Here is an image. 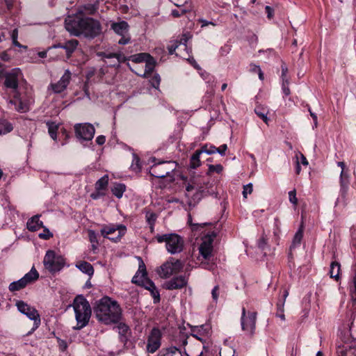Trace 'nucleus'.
Listing matches in <instances>:
<instances>
[{"mask_svg": "<svg viewBox=\"0 0 356 356\" xmlns=\"http://www.w3.org/2000/svg\"><path fill=\"white\" fill-rule=\"evenodd\" d=\"M65 27L70 35L93 39L102 33L100 22L92 17L69 16L65 20Z\"/></svg>", "mask_w": 356, "mask_h": 356, "instance_id": "nucleus-1", "label": "nucleus"}, {"mask_svg": "<svg viewBox=\"0 0 356 356\" xmlns=\"http://www.w3.org/2000/svg\"><path fill=\"white\" fill-rule=\"evenodd\" d=\"M94 313L98 321L105 325L118 323L122 316L120 305L108 296L97 302L94 307Z\"/></svg>", "mask_w": 356, "mask_h": 356, "instance_id": "nucleus-2", "label": "nucleus"}, {"mask_svg": "<svg viewBox=\"0 0 356 356\" xmlns=\"http://www.w3.org/2000/svg\"><path fill=\"white\" fill-rule=\"evenodd\" d=\"M3 69L0 65V76L3 75L5 77L4 86L6 88L11 89L14 92V99H10L8 104L14 106L15 109L17 111L24 113L29 109V103L22 102L19 98V94L17 92L19 80L22 77V72L19 68H15L10 72L3 74Z\"/></svg>", "mask_w": 356, "mask_h": 356, "instance_id": "nucleus-3", "label": "nucleus"}, {"mask_svg": "<svg viewBox=\"0 0 356 356\" xmlns=\"http://www.w3.org/2000/svg\"><path fill=\"white\" fill-rule=\"evenodd\" d=\"M76 326L75 330H81L86 327L91 316V307L88 301L83 296H76L73 302Z\"/></svg>", "mask_w": 356, "mask_h": 356, "instance_id": "nucleus-4", "label": "nucleus"}, {"mask_svg": "<svg viewBox=\"0 0 356 356\" xmlns=\"http://www.w3.org/2000/svg\"><path fill=\"white\" fill-rule=\"evenodd\" d=\"M140 259H141L140 258ZM139 265L136 274L132 278V282L142 286L145 289L150 291L154 298V302L157 303L160 301V293L154 283L147 277L145 265L142 260Z\"/></svg>", "mask_w": 356, "mask_h": 356, "instance_id": "nucleus-5", "label": "nucleus"}, {"mask_svg": "<svg viewBox=\"0 0 356 356\" xmlns=\"http://www.w3.org/2000/svg\"><path fill=\"white\" fill-rule=\"evenodd\" d=\"M159 243H165L166 250L171 254L180 253L184 249V239L177 234H165L156 236Z\"/></svg>", "mask_w": 356, "mask_h": 356, "instance_id": "nucleus-6", "label": "nucleus"}, {"mask_svg": "<svg viewBox=\"0 0 356 356\" xmlns=\"http://www.w3.org/2000/svg\"><path fill=\"white\" fill-rule=\"evenodd\" d=\"M43 264L47 270L51 273L59 272L65 266V260L63 257L56 254L54 250H47L44 259Z\"/></svg>", "mask_w": 356, "mask_h": 356, "instance_id": "nucleus-7", "label": "nucleus"}, {"mask_svg": "<svg viewBox=\"0 0 356 356\" xmlns=\"http://www.w3.org/2000/svg\"><path fill=\"white\" fill-rule=\"evenodd\" d=\"M16 306L19 312L26 315L30 320L33 321L32 330L28 333V334H30L40 326L41 323L40 316L35 307L30 306L22 300L17 301Z\"/></svg>", "mask_w": 356, "mask_h": 356, "instance_id": "nucleus-8", "label": "nucleus"}, {"mask_svg": "<svg viewBox=\"0 0 356 356\" xmlns=\"http://www.w3.org/2000/svg\"><path fill=\"white\" fill-rule=\"evenodd\" d=\"M176 168L177 164L174 161H159L151 166L149 173L156 178H164L170 176Z\"/></svg>", "mask_w": 356, "mask_h": 356, "instance_id": "nucleus-9", "label": "nucleus"}, {"mask_svg": "<svg viewBox=\"0 0 356 356\" xmlns=\"http://www.w3.org/2000/svg\"><path fill=\"white\" fill-rule=\"evenodd\" d=\"M183 268V264L179 259L170 257L157 270V273L161 278H168L173 274L179 273Z\"/></svg>", "mask_w": 356, "mask_h": 356, "instance_id": "nucleus-10", "label": "nucleus"}, {"mask_svg": "<svg viewBox=\"0 0 356 356\" xmlns=\"http://www.w3.org/2000/svg\"><path fill=\"white\" fill-rule=\"evenodd\" d=\"M338 166L341 167V171L340 174V191L339 195L337 197L335 205H343L345 206L346 204V195L348 189L349 180L348 175L345 172V163L343 162H338Z\"/></svg>", "mask_w": 356, "mask_h": 356, "instance_id": "nucleus-11", "label": "nucleus"}, {"mask_svg": "<svg viewBox=\"0 0 356 356\" xmlns=\"http://www.w3.org/2000/svg\"><path fill=\"white\" fill-rule=\"evenodd\" d=\"M39 277V273L34 267L25 274V275L17 281L13 282L9 285L10 291H16L25 288L28 284L37 280Z\"/></svg>", "mask_w": 356, "mask_h": 356, "instance_id": "nucleus-12", "label": "nucleus"}, {"mask_svg": "<svg viewBox=\"0 0 356 356\" xmlns=\"http://www.w3.org/2000/svg\"><path fill=\"white\" fill-rule=\"evenodd\" d=\"M162 337V332L158 327H153L147 336L146 351L151 354L156 353L161 346Z\"/></svg>", "mask_w": 356, "mask_h": 356, "instance_id": "nucleus-13", "label": "nucleus"}, {"mask_svg": "<svg viewBox=\"0 0 356 356\" xmlns=\"http://www.w3.org/2000/svg\"><path fill=\"white\" fill-rule=\"evenodd\" d=\"M126 227L122 225H105L101 229V234L104 238L116 241L125 234Z\"/></svg>", "mask_w": 356, "mask_h": 356, "instance_id": "nucleus-14", "label": "nucleus"}, {"mask_svg": "<svg viewBox=\"0 0 356 356\" xmlns=\"http://www.w3.org/2000/svg\"><path fill=\"white\" fill-rule=\"evenodd\" d=\"M256 312H248L246 314V311L244 307L242 309L241 316V327L242 330L247 332L250 336H253L256 328Z\"/></svg>", "mask_w": 356, "mask_h": 356, "instance_id": "nucleus-15", "label": "nucleus"}, {"mask_svg": "<svg viewBox=\"0 0 356 356\" xmlns=\"http://www.w3.org/2000/svg\"><path fill=\"white\" fill-rule=\"evenodd\" d=\"M76 136L82 140H91L95 135V129L92 124L89 123L78 124L74 127Z\"/></svg>", "mask_w": 356, "mask_h": 356, "instance_id": "nucleus-16", "label": "nucleus"}, {"mask_svg": "<svg viewBox=\"0 0 356 356\" xmlns=\"http://www.w3.org/2000/svg\"><path fill=\"white\" fill-rule=\"evenodd\" d=\"M186 42L187 38L186 35H183V38L181 39L180 42L175 41L168 46L169 54H173L175 53L176 49H178L180 53H176L177 56L185 57V56L188 55L189 52L188 50Z\"/></svg>", "mask_w": 356, "mask_h": 356, "instance_id": "nucleus-17", "label": "nucleus"}, {"mask_svg": "<svg viewBox=\"0 0 356 356\" xmlns=\"http://www.w3.org/2000/svg\"><path fill=\"white\" fill-rule=\"evenodd\" d=\"M72 73L69 70H66L60 80L50 85V88L55 93H60L64 91L69 85L71 80Z\"/></svg>", "mask_w": 356, "mask_h": 356, "instance_id": "nucleus-18", "label": "nucleus"}, {"mask_svg": "<svg viewBox=\"0 0 356 356\" xmlns=\"http://www.w3.org/2000/svg\"><path fill=\"white\" fill-rule=\"evenodd\" d=\"M188 284V278L184 275L176 276L164 284L165 289L168 290L181 289Z\"/></svg>", "mask_w": 356, "mask_h": 356, "instance_id": "nucleus-19", "label": "nucleus"}, {"mask_svg": "<svg viewBox=\"0 0 356 356\" xmlns=\"http://www.w3.org/2000/svg\"><path fill=\"white\" fill-rule=\"evenodd\" d=\"M213 239L211 237H206L199 248L201 256L205 259H209L213 252Z\"/></svg>", "mask_w": 356, "mask_h": 356, "instance_id": "nucleus-20", "label": "nucleus"}, {"mask_svg": "<svg viewBox=\"0 0 356 356\" xmlns=\"http://www.w3.org/2000/svg\"><path fill=\"white\" fill-rule=\"evenodd\" d=\"M40 215H35L29 218L26 222V227L31 232H35L44 227L43 222L40 220Z\"/></svg>", "mask_w": 356, "mask_h": 356, "instance_id": "nucleus-21", "label": "nucleus"}, {"mask_svg": "<svg viewBox=\"0 0 356 356\" xmlns=\"http://www.w3.org/2000/svg\"><path fill=\"white\" fill-rule=\"evenodd\" d=\"M129 28V26L125 21L114 22L111 24V29L119 35H124V34L128 33Z\"/></svg>", "mask_w": 356, "mask_h": 356, "instance_id": "nucleus-22", "label": "nucleus"}, {"mask_svg": "<svg viewBox=\"0 0 356 356\" xmlns=\"http://www.w3.org/2000/svg\"><path fill=\"white\" fill-rule=\"evenodd\" d=\"M289 296V291L284 289L283 291V299H280L277 303V314L276 316L280 318L282 321L285 320V316L284 314V306L286 298Z\"/></svg>", "mask_w": 356, "mask_h": 356, "instance_id": "nucleus-23", "label": "nucleus"}, {"mask_svg": "<svg viewBox=\"0 0 356 356\" xmlns=\"http://www.w3.org/2000/svg\"><path fill=\"white\" fill-rule=\"evenodd\" d=\"M98 9V5L95 3H87L80 6L78 8L79 15H92Z\"/></svg>", "mask_w": 356, "mask_h": 356, "instance_id": "nucleus-24", "label": "nucleus"}, {"mask_svg": "<svg viewBox=\"0 0 356 356\" xmlns=\"http://www.w3.org/2000/svg\"><path fill=\"white\" fill-rule=\"evenodd\" d=\"M79 44L77 40L72 39L63 44V49L66 51L67 56L69 58L72 52L76 49Z\"/></svg>", "mask_w": 356, "mask_h": 356, "instance_id": "nucleus-25", "label": "nucleus"}, {"mask_svg": "<svg viewBox=\"0 0 356 356\" xmlns=\"http://www.w3.org/2000/svg\"><path fill=\"white\" fill-rule=\"evenodd\" d=\"M76 267L79 268L81 272L92 275L94 273V269L92 266L87 261H81L76 264Z\"/></svg>", "mask_w": 356, "mask_h": 356, "instance_id": "nucleus-26", "label": "nucleus"}, {"mask_svg": "<svg viewBox=\"0 0 356 356\" xmlns=\"http://www.w3.org/2000/svg\"><path fill=\"white\" fill-rule=\"evenodd\" d=\"M156 65V61L153 57L149 56L148 59L145 61V72L143 75V77L147 78L152 74Z\"/></svg>", "mask_w": 356, "mask_h": 356, "instance_id": "nucleus-27", "label": "nucleus"}, {"mask_svg": "<svg viewBox=\"0 0 356 356\" xmlns=\"http://www.w3.org/2000/svg\"><path fill=\"white\" fill-rule=\"evenodd\" d=\"M340 264L337 261H333L330 264V275L336 280L339 279Z\"/></svg>", "mask_w": 356, "mask_h": 356, "instance_id": "nucleus-28", "label": "nucleus"}, {"mask_svg": "<svg viewBox=\"0 0 356 356\" xmlns=\"http://www.w3.org/2000/svg\"><path fill=\"white\" fill-rule=\"evenodd\" d=\"M126 190V186L123 184H116L111 188V192L118 198H121Z\"/></svg>", "mask_w": 356, "mask_h": 356, "instance_id": "nucleus-29", "label": "nucleus"}, {"mask_svg": "<svg viewBox=\"0 0 356 356\" xmlns=\"http://www.w3.org/2000/svg\"><path fill=\"white\" fill-rule=\"evenodd\" d=\"M302 236H303V230H302V229L300 228L294 235V237H293V239L292 241V244L290 247L291 251L300 244Z\"/></svg>", "mask_w": 356, "mask_h": 356, "instance_id": "nucleus-30", "label": "nucleus"}, {"mask_svg": "<svg viewBox=\"0 0 356 356\" xmlns=\"http://www.w3.org/2000/svg\"><path fill=\"white\" fill-rule=\"evenodd\" d=\"M108 184V175H104L101 177L95 183V190L100 191L101 190H104L106 188Z\"/></svg>", "mask_w": 356, "mask_h": 356, "instance_id": "nucleus-31", "label": "nucleus"}, {"mask_svg": "<svg viewBox=\"0 0 356 356\" xmlns=\"http://www.w3.org/2000/svg\"><path fill=\"white\" fill-rule=\"evenodd\" d=\"M254 112L266 124H268L269 119L267 117L268 111L266 108L261 106H257Z\"/></svg>", "mask_w": 356, "mask_h": 356, "instance_id": "nucleus-32", "label": "nucleus"}, {"mask_svg": "<svg viewBox=\"0 0 356 356\" xmlns=\"http://www.w3.org/2000/svg\"><path fill=\"white\" fill-rule=\"evenodd\" d=\"M202 152L197 150L191 158V168H196L200 165V156Z\"/></svg>", "mask_w": 356, "mask_h": 356, "instance_id": "nucleus-33", "label": "nucleus"}, {"mask_svg": "<svg viewBox=\"0 0 356 356\" xmlns=\"http://www.w3.org/2000/svg\"><path fill=\"white\" fill-rule=\"evenodd\" d=\"M47 124L48 126V131H49V134L51 138L53 140H56L57 138L56 132L58 130V125L54 122H48L47 123Z\"/></svg>", "mask_w": 356, "mask_h": 356, "instance_id": "nucleus-34", "label": "nucleus"}, {"mask_svg": "<svg viewBox=\"0 0 356 356\" xmlns=\"http://www.w3.org/2000/svg\"><path fill=\"white\" fill-rule=\"evenodd\" d=\"M204 325H201L200 327L198 326H192L191 328V336L195 337V339L202 341V339L201 337L202 335V331L203 330Z\"/></svg>", "mask_w": 356, "mask_h": 356, "instance_id": "nucleus-35", "label": "nucleus"}, {"mask_svg": "<svg viewBox=\"0 0 356 356\" xmlns=\"http://www.w3.org/2000/svg\"><path fill=\"white\" fill-rule=\"evenodd\" d=\"M235 350L229 346L225 345L220 350V356H234Z\"/></svg>", "mask_w": 356, "mask_h": 356, "instance_id": "nucleus-36", "label": "nucleus"}, {"mask_svg": "<svg viewBox=\"0 0 356 356\" xmlns=\"http://www.w3.org/2000/svg\"><path fill=\"white\" fill-rule=\"evenodd\" d=\"M13 130V126L8 122H4L2 125H0V135L6 134Z\"/></svg>", "mask_w": 356, "mask_h": 356, "instance_id": "nucleus-37", "label": "nucleus"}, {"mask_svg": "<svg viewBox=\"0 0 356 356\" xmlns=\"http://www.w3.org/2000/svg\"><path fill=\"white\" fill-rule=\"evenodd\" d=\"M149 56V54L145 53L138 54L134 56V59L132 60L136 63L145 62Z\"/></svg>", "mask_w": 356, "mask_h": 356, "instance_id": "nucleus-38", "label": "nucleus"}, {"mask_svg": "<svg viewBox=\"0 0 356 356\" xmlns=\"http://www.w3.org/2000/svg\"><path fill=\"white\" fill-rule=\"evenodd\" d=\"M117 329L118 330V333L121 336H126L127 333L129 330V327L125 323H120L118 325Z\"/></svg>", "mask_w": 356, "mask_h": 356, "instance_id": "nucleus-39", "label": "nucleus"}, {"mask_svg": "<svg viewBox=\"0 0 356 356\" xmlns=\"http://www.w3.org/2000/svg\"><path fill=\"white\" fill-rule=\"evenodd\" d=\"M146 220L149 225H154L157 216L153 212H147L145 215Z\"/></svg>", "mask_w": 356, "mask_h": 356, "instance_id": "nucleus-40", "label": "nucleus"}, {"mask_svg": "<svg viewBox=\"0 0 356 356\" xmlns=\"http://www.w3.org/2000/svg\"><path fill=\"white\" fill-rule=\"evenodd\" d=\"M149 82L152 85V86L156 89H158L159 88L160 82H161V77L159 74H155L153 77L151 78L149 80Z\"/></svg>", "mask_w": 356, "mask_h": 356, "instance_id": "nucleus-41", "label": "nucleus"}, {"mask_svg": "<svg viewBox=\"0 0 356 356\" xmlns=\"http://www.w3.org/2000/svg\"><path fill=\"white\" fill-rule=\"evenodd\" d=\"M200 150L202 153L204 152L207 154H212L216 153L218 151L217 147L213 145H210L209 147L204 145Z\"/></svg>", "mask_w": 356, "mask_h": 356, "instance_id": "nucleus-42", "label": "nucleus"}, {"mask_svg": "<svg viewBox=\"0 0 356 356\" xmlns=\"http://www.w3.org/2000/svg\"><path fill=\"white\" fill-rule=\"evenodd\" d=\"M289 79L284 78V81H282V88L283 93L286 96L289 95L291 93L290 89L289 88Z\"/></svg>", "mask_w": 356, "mask_h": 356, "instance_id": "nucleus-43", "label": "nucleus"}, {"mask_svg": "<svg viewBox=\"0 0 356 356\" xmlns=\"http://www.w3.org/2000/svg\"><path fill=\"white\" fill-rule=\"evenodd\" d=\"M139 162H140L139 158L136 155L134 154L133 162L131 165V168L133 170L139 171L140 170V166Z\"/></svg>", "mask_w": 356, "mask_h": 356, "instance_id": "nucleus-44", "label": "nucleus"}, {"mask_svg": "<svg viewBox=\"0 0 356 356\" xmlns=\"http://www.w3.org/2000/svg\"><path fill=\"white\" fill-rule=\"evenodd\" d=\"M53 236L52 233L50 232V231L46 228L44 227V230L42 233L39 234V237L42 239L48 240L50 238Z\"/></svg>", "mask_w": 356, "mask_h": 356, "instance_id": "nucleus-45", "label": "nucleus"}, {"mask_svg": "<svg viewBox=\"0 0 356 356\" xmlns=\"http://www.w3.org/2000/svg\"><path fill=\"white\" fill-rule=\"evenodd\" d=\"M223 170L222 166L220 164L218 165H209V172H216L217 173H220Z\"/></svg>", "mask_w": 356, "mask_h": 356, "instance_id": "nucleus-46", "label": "nucleus"}, {"mask_svg": "<svg viewBox=\"0 0 356 356\" xmlns=\"http://www.w3.org/2000/svg\"><path fill=\"white\" fill-rule=\"evenodd\" d=\"M252 192V184L251 183L248 184L243 186V195L245 198L247 197L248 194H251Z\"/></svg>", "mask_w": 356, "mask_h": 356, "instance_id": "nucleus-47", "label": "nucleus"}, {"mask_svg": "<svg viewBox=\"0 0 356 356\" xmlns=\"http://www.w3.org/2000/svg\"><path fill=\"white\" fill-rule=\"evenodd\" d=\"M120 36H121V38L119 40L118 44L124 45V44H127L130 42L131 37H130L129 33L127 34H124V35H120Z\"/></svg>", "mask_w": 356, "mask_h": 356, "instance_id": "nucleus-48", "label": "nucleus"}, {"mask_svg": "<svg viewBox=\"0 0 356 356\" xmlns=\"http://www.w3.org/2000/svg\"><path fill=\"white\" fill-rule=\"evenodd\" d=\"M289 201L293 204L296 205L298 203V199L296 197V191L293 190L289 192Z\"/></svg>", "mask_w": 356, "mask_h": 356, "instance_id": "nucleus-49", "label": "nucleus"}, {"mask_svg": "<svg viewBox=\"0 0 356 356\" xmlns=\"http://www.w3.org/2000/svg\"><path fill=\"white\" fill-rule=\"evenodd\" d=\"M88 236H89L90 241L92 243H97V234L95 231L89 230Z\"/></svg>", "mask_w": 356, "mask_h": 356, "instance_id": "nucleus-50", "label": "nucleus"}, {"mask_svg": "<svg viewBox=\"0 0 356 356\" xmlns=\"http://www.w3.org/2000/svg\"><path fill=\"white\" fill-rule=\"evenodd\" d=\"M165 351L168 353V355L170 356H172L173 355H175L177 352H180L179 349H178L177 347L175 346H171V347H169V348H165Z\"/></svg>", "mask_w": 356, "mask_h": 356, "instance_id": "nucleus-51", "label": "nucleus"}, {"mask_svg": "<svg viewBox=\"0 0 356 356\" xmlns=\"http://www.w3.org/2000/svg\"><path fill=\"white\" fill-rule=\"evenodd\" d=\"M58 343L59 348L62 351H65L67 349V344L65 341L58 338Z\"/></svg>", "mask_w": 356, "mask_h": 356, "instance_id": "nucleus-52", "label": "nucleus"}, {"mask_svg": "<svg viewBox=\"0 0 356 356\" xmlns=\"http://www.w3.org/2000/svg\"><path fill=\"white\" fill-rule=\"evenodd\" d=\"M186 12H187V10L185 9H181V10H173L172 11V16H174L175 17H180L182 15L185 14Z\"/></svg>", "mask_w": 356, "mask_h": 356, "instance_id": "nucleus-53", "label": "nucleus"}, {"mask_svg": "<svg viewBox=\"0 0 356 356\" xmlns=\"http://www.w3.org/2000/svg\"><path fill=\"white\" fill-rule=\"evenodd\" d=\"M227 149V145L224 144V145H220L219 147H217V152L218 154H220V155L222 156H224L225 154V152Z\"/></svg>", "mask_w": 356, "mask_h": 356, "instance_id": "nucleus-54", "label": "nucleus"}, {"mask_svg": "<svg viewBox=\"0 0 356 356\" xmlns=\"http://www.w3.org/2000/svg\"><path fill=\"white\" fill-rule=\"evenodd\" d=\"M105 58H116L120 62L122 58V55L119 54H108L105 55Z\"/></svg>", "mask_w": 356, "mask_h": 356, "instance_id": "nucleus-55", "label": "nucleus"}, {"mask_svg": "<svg viewBox=\"0 0 356 356\" xmlns=\"http://www.w3.org/2000/svg\"><path fill=\"white\" fill-rule=\"evenodd\" d=\"M282 79L284 81V78H287L286 74L288 72V68L284 63H282Z\"/></svg>", "mask_w": 356, "mask_h": 356, "instance_id": "nucleus-56", "label": "nucleus"}, {"mask_svg": "<svg viewBox=\"0 0 356 356\" xmlns=\"http://www.w3.org/2000/svg\"><path fill=\"white\" fill-rule=\"evenodd\" d=\"M265 10L267 13L268 18L271 19L273 15V9L270 6H266Z\"/></svg>", "mask_w": 356, "mask_h": 356, "instance_id": "nucleus-57", "label": "nucleus"}, {"mask_svg": "<svg viewBox=\"0 0 356 356\" xmlns=\"http://www.w3.org/2000/svg\"><path fill=\"white\" fill-rule=\"evenodd\" d=\"M218 286H216L211 291L212 298L216 301L218 300Z\"/></svg>", "mask_w": 356, "mask_h": 356, "instance_id": "nucleus-58", "label": "nucleus"}, {"mask_svg": "<svg viewBox=\"0 0 356 356\" xmlns=\"http://www.w3.org/2000/svg\"><path fill=\"white\" fill-rule=\"evenodd\" d=\"M308 110H309L311 117L312 118V119L314 120V127H316L317 124H318L317 115L311 111L310 108H309Z\"/></svg>", "mask_w": 356, "mask_h": 356, "instance_id": "nucleus-59", "label": "nucleus"}, {"mask_svg": "<svg viewBox=\"0 0 356 356\" xmlns=\"http://www.w3.org/2000/svg\"><path fill=\"white\" fill-rule=\"evenodd\" d=\"M200 22L201 23V26L202 27H204V26H207L209 24H211L213 26H216V24H214L213 22H209L206 19H200Z\"/></svg>", "mask_w": 356, "mask_h": 356, "instance_id": "nucleus-60", "label": "nucleus"}, {"mask_svg": "<svg viewBox=\"0 0 356 356\" xmlns=\"http://www.w3.org/2000/svg\"><path fill=\"white\" fill-rule=\"evenodd\" d=\"M105 141H106V138L104 136H99L96 138V143L99 145L104 144Z\"/></svg>", "mask_w": 356, "mask_h": 356, "instance_id": "nucleus-61", "label": "nucleus"}, {"mask_svg": "<svg viewBox=\"0 0 356 356\" xmlns=\"http://www.w3.org/2000/svg\"><path fill=\"white\" fill-rule=\"evenodd\" d=\"M188 56V58H186V56L184 57V58L187 59L188 60H189L190 63L194 66V67H195L196 69H198L199 66L197 64V63L195 62V60H194V58H190V55L189 54Z\"/></svg>", "mask_w": 356, "mask_h": 356, "instance_id": "nucleus-62", "label": "nucleus"}, {"mask_svg": "<svg viewBox=\"0 0 356 356\" xmlns=\"http://www.w3.org/2000/svg\"><path fill=\"white\" fill-rule=\"evenodd\" d=\"M18 37V30L17 29H15L11 33V38L12 40H16Z\"/></svg>", "mask_w": 356, "mask_h": 356, "instance_id": "nucleus-63", "label": "nucleus"}, {"mask_svg": "<svg viewBox=\"0 0 356 356\" xmlns=\"http://www.w3.org/2000/svg\"><path fill=\"white\" fill-rule=\"evenodd\" d=\"M300 162L302 165H308V161L306 159V157L302 154H300Z\"/></svg>", "mask_w": 356, "mask_h": 356, "instance_id": "nucleus-64", "label": "nucleus"}]
</instances>
